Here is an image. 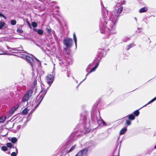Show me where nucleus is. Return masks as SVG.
I'll list each match as a JSON object with an SVG mask.
<instances>
[{
  "label": "nucleus",
  "instance_id": "f257e3e1",
  "mask_svg": "<svg viewBox=\"0 0 156 156\" xmlns=\"http://www.w3.org/2000/svg\"><path fill=\"white\" fill-rule=\"evenodd\" d=\"M122 9L123 7L122 6L118 9V10L117 11V13L115 17H114V19H113L112 20L113 22L114 23V22H115L117 21V17L120 15L122 10Z\"/></svg>",
  "mask_w": 156,
  "mask_h": 156
},
{
  "label": "nucleus",
  "instance_id": "f03ea898",
  "mask_svg": "<svg viewBox=\"0 0 156 156\" xmlns=\"http://www.w3.org/2000/svg\"><path fill=\"white\" fill-rule=\"evenodd\" d=\"M46 80L48 84L49 85H51L53 83L54 79L52 78V76L51 74H48L46 77Z\"/></svg>",
  "mask_w": 156,
  "mask_h": 156
},
{
  "label": "nucleus",
  "instance_id": "7ed1b4c3",
  "mask_svg": "<svg viewBox=\"0 0 156 156\" xmlns=\"http://www.w3.org/2000/svg\"><path fill=\"white\" fill-rule=\"evenodd\" d=\"M88 151L87 148H85L82 150L79 151L75 156H83L86 154Z\"/></svg>",
  "mask_w": 156,
  "mask_h": 156
},
{
  "label": "nucleus",
  "instance_id": "20e7f679",
  "mask_svg": "<svg viewBox=\"0 0 156 156\" xmlns=\"http://www.w3.org/2000/svg\"><path fill=\"white\" fill-rule=\"evenodd\" d=\"M88 151L87 148H85L82 150L79 151L75 156H83L86 154Z\"/></svg>",
  "mask_w": 156,
  "mask_h": 156
},
{
  "label": "nucleus",
  "instance_id": "39448f33",
  "mask_svg": "<svg viewBox=\"0 0 156 156\" xmlns=\"http://www.w3.org/2000/svg\"><path fill=\"white\" fill-rule=\"evenodd\" d=\"M63 44L67 47L66 48L64 49L63 51L64 52H66V53L68 54L67 51L68 48V39L66 38L64 39L63 41Z\"/></svg>",
  "mask_w": 156,
  "mask_h": 156
},
{
  "label": "nucleus",
  "instance_id": "423d86ee",
  "mask_svg": "<svg viewBox=\"0 0 156 156\" xmlns=\"http://www.w3.org/2000/svg\"><path fill=\"white\" fill-rule=\"evenodd\" d=\"M12 51H15L16 53H21L22 51H23L24 50H23V48L22 46L21 47H19L17 48H11Z\"/></svg>",
  "mask_w": 156,
  "mask_h": 156
},
{
  "label": "nucleus",
  "instance_id": "0eeeda50",
  "mask_svg": "<svg viewBox=\"0 0 156 156\" xmlns=\"http://www.w3.org/2000/svg\"><path fill=\"white\" fill-rule=\"evenodd\" d=\"M25 58L27 60L30 64L31 66L33 67V63L34 62V60L31 57L27 55H26Z\"/></svg>",
  "mask_w": 156,
  "mask_h": 156
},
{
  "label": "nucleus",
  "instance_id": "6e6552de",
  "mask_svg": "<svg viewBox=\"0 0 156 156\" xmlns=\"http://www.w3.org/2000/svg\"><path fill=\"white\" fill-rule=\"evenodd\" d=\"M33 93V90L32 89H30L28 90L25 94L30 98L31 96Z\"/></svg>",
  "mask_w": 156,
  "mask_h": 156
},
{
  "label": "nucleus",
  "instance_id": "1a4fd4ad",
  "mask_svg": "<svg viewBox=\"0 0 156 156\" xmlns=\"http://www.w3.org/2000/svg\"><path fill=\"white\" fill-rule=\"evenodd\" d=\"M29 98L25 94L22 99V101L23 102L26 101L28 100Z\"/></svg>",
  "mask_w": 156,
  "mask_h": 156
},
{
  "label": "nucleus",
  "instance_id": "9d476101",
  "mask_svg": "<svg viewBox=\"0 0 156 156\" xmlns=\"http://www.w3.org/2000/svg\"><path fill=\"white\" fill-rule=\"evenodd\" d=\"M147 10V8L146 7H144L140 9L139 10V12L140 13L144 12H146Z\"/></svg>",
  "mask_w": 156,
  "mask_h": 156
},
{
  "label": "nucleus",
  "instance_id": "9b49d317",
  "mask_svg": "<svg viewBox=\"0 0 156 156\" xmlns=\"http://www.w3.org/2000/svg\"><path fill=\"white\" fill-rule=\"evenodd\" d=\"M15 111L13 108L11 109L9 111L8 113V114L9 115L8 116H12V115L14 113Z\"/></svg>",
  "mask_w": 156,
  "mask_h": 156
},
{
  "label": "nucleus",
  "instance_id": "f8f14e48",
  "mask_svg": "<svg viewBox=\"0 0 156 156\" xmlns=\"http://www.w3.org/2000/svg\"><path fill=\"white\" fill-rule=\"evenodd\" d=\"M127 129L125 128L122 129L120 131L119 134L120 135L123 134L126 131Z\"/></svg>",
  "mask_w": 156,
  "mask_h": 156
},
{
  "label": "nucleus",
  "instance_id": "ddd939ff",
  "mask_svg": "<svg viewBox=\"0 0 156 156\" xmlns=\"http://www.w3.org/2000/svg\"><path fill=\"white\" fill-rule=\"evenodd\" d=\"M7 126H8L9 129H11L13 127V124L11 122H10L7 123Z\"/></svg>",
  "mask_w": 156,
  "mask_h": 156
},
{
  "label": "nucleus",
  "instance_id": "4468645a",
  "mask_svg": "<svg viewBox=\"0 0 156 156\" xmlns=\"http://www.w3.org/2000/svg\"><path fill=\"white\" fill-rule=\"evenodd\" d=\"M73 39L75 44L76 47H77V38L76 36L75 33H74L73 34Z\"/></svg>",
  "mask_w": 156,
  "mask_h": 156
},
{
  "label": "nucleus",
  "instance_id": "2eb2a0df",
  "mask_svg": "<svg viewBox=\"0 0 156 156\" xmlns=\"http://www.w3.org/2000/svg\"><path fill=\"white\" fill-rule=\"evenodd\" d=\"M128 116V118L131 120H133L135 119L134 116L132 114L129 115Z\"/></svg>",
  "mask_w": 156,
  "mask_h": 156
},
{
  "label": "nucleus",
  "instance_id": "dca6fc26",
  "mask_svg": "<svg viewBox=\"0 0 156 156\" xmlns=\"http://www.w3.org/2000/svg\"><path fill=\"white\" fill-rule=\"evenodd\" d=\"M62 152L64 154H67L68 153V148L65 147L64 148Z\"/></svg>",
  "mask_w": 156,
  "mask_h": 156
},
{
  "label": "nucleus",
  "instance_id": "f3484780",
  "mask_svg": "<svg viewBox=\"0 0 156 156\" xmlns=\"http://www.w3.org/2000/svg\"><path fill=\"white\" fill-rule=\"evenodd\" d=\"M45 30L48 33L50 34L51 31V29L49 27H48L46 28Z\"/></svg>",
  "mask_w": 156,
  "mask_h": 156
},
{
  "label": "nucleus",
  "instance_id": "a211bd4d",
  "mask_svg": "<svg viewBox=\"0 0 156 156\" xmlns=\"http://www.w3.org/2000/svg\"><path fill=\"white\" fill-rule=\"evenodd\" d=\"M17 139L16 137H12L11 138V141L12 143H15L17 141Z\"/></svg>",
  "mask_w": 156,
  "mask_h": 156
},
{
  "label": "nucleus",
  "instance_id": "6ab92c4d",
  "mask_svg": "<svg viewBox=\"0 0 156 156\" xmlns=\"http://www.w3.org/2000/svg\"><path fill=\"white\" fill-rule=\"evenodd\" d=\"M16 152H12L11 154V156H16L17 155V154L18 153V150L17 148H16Z\"/></svg>",
  "mask_w": 156,
  "mask_h": 156
},
{
  "label": "nucleus",
  "instance_id": "aec40b11",
  "mask_svg": "<svg viewBox=\"0 0 156 156\" xmlns=\"http://www.w3.org/2000/svg\"><path fill=\"white\" fill-rule=\"evenodd\" d=\"M5 25V23L4 22H0V29H2Z\"/></svg>",
  "mask_w": 156,
  "mask_h": 156
},
{
  "label": "nucleus",
  "instance_id": "412c9836",
  "mask_svg": "<svg viewBox=\"0 0 156 156\" xmlns=\"http://www.w3.org/2000/svg\"><path fill=\"white\" fill-rule=\"evenodd\" d=\"M5 119V117L2 116L0 118V123L3 122Z\"/></svg>",
  "mask_w": 156,
  "mask_h": 156
},
{
  "label": "nucleus",
  "instance_id": "4be33fe9",
  "mask_svg": "<svg viewBox=\"0 0 156 156\" xmlns=\"http://www.w3.org/2000/svg\"><path fill=\"white\" fill-rule=\"evenodd\" d=\"M31 25L34 27H35L37 26V24L35 22H33L31 23Z\"/></svg>",
  "mask_w": 156,
  "mask_h": 156
},
{
  "label": "nucleus",
  "instance_id": "5701e85b",
  "mask_svg": "<svg viewBox=\"0 0 156 156\" xmlns=\"http://www.w3.org/2000/svg\"><path fill=\"white\" fill-rule=\"evenodd\" d=\"M37 33L40 35H42L43 33V30L39 29L38 30V31H37Z\"/></svg>",
  "mask_w": 156,
  "mask_h": 156
},
{
  "label": "nucleus",
  "instance_id": "b1692460",
  "mask_svg": "<svg viewBox=\"0 0 156 156\" xmlns=\"http://www.w3.org/2000/svg\"><path fill=\"white\" fill-rule=\"evenodd\" d=\"M1 149L2 151H5L7 150L8 148L6 146H3L2 147Z\"/></svg>",
  "mask_w": 156,
  "mask_h": 156
},
{
  "label": "nucleus",
  "instance_id": "393cba45",
  "mask_svg": "<svg viewBox=\"0 0 156 156\" xmlns=\"http://www.w3.org/2000/svg\"><path fill=\"white\" fill-rule=\"evenodd\" d=\"M11 24L12 25H14L16 24V22L15 20H11Z\"/></svg>",
  "mask_w": 156,
  "mask_h": 156
},
{
  "label": "nucleus",
  "instance_id": "a878e982",
  "mask_svg": "<svg viewBox=\"0 0 156 156\" xmlns=\"http://www.w3.org/2000/svg\"><path fill=\"white\" fill-rule=\"evenodd\" d=\"M22 113L24 115H26L27 114V108H24L22 111Z\"/></svg>",
  "mask_w": 156,
  "mask_h": 156
},
{
  "label": "nucleus",
  "instance_id": "bb28decb",
  "mask_svg": "<svg viewBox=\"0 0 156 156\" xmlns=\"http://www.w3.org/2000/svg\"><path fill=\"white\" fill-rule=\"evenodd\" d=\"M16 31L18 33L20 34H22L23 32L22 30L19 29H17Z\"/></svg>",
  "mask_w": 156,
  "mask_h": 156
},
{
  "label": "nucleus",
  "instance_id": "cd10ccee",
  "mask_svg": "<svg viewBox=\"0 0 156 156\" xmlns=\"http://www.w3.org/2000/svg\"><path fill=\"white\" fill-rule=\"evenodd\" d=\"M156 100V97L154 98L153 99H152V100H151V101H150L149 102H148L147 104L145 105L144 106H146L147 104H150L151 103L153 102L154 101Z\"/></svg>",
  "mask_w": 156,
  "mask_h": 156
},
{
  "label": "nucleus",
  "instance_id": "c85d7f7f",
  "mask_svg": "<svg viewBox=\"0 0 156 156\" xmlns=\"http://www.w3.org/2000/svg\"><path fill=\"white\" fill-rule=\"evenodd\" d=\"M133 113L135 116H138L139 114V112L138 110H137L134 111L133 112Z\"/></svg>",
  "mask_w": 156,
  "mask_h": 156
},
{
  "label": "nucleus",
  "instance_id": "c756f323",
  "mask_svg": "<svg viewBox=\"0 0 156 156\" xmlns=\"http://www.w3.org/2000/svg\"><path fill=\"white\" fill-rule=\"evenodd\" d=\"M7 146L9 148H11L12 147V144L10 143H8L6 144Z\"/></svg>",
  "mask_w": 156,
  "mask_h": 156
},
{
  "label": "nucleus",
  "instance_id": "7c9ffc66",
  "mask_svg": "<svg viewBox=\"0 0 156 156\" xmlns=\"http://www.w3.org/2000/svg\"><path fill=\"white\" fill-rule=\"evenodd\" d=\"M19 106L18 105H17L14 106L12 108H13L15 111H16L19 108Z\"/></svg>",
  "mask_w": 156,
  "mask_h": 156
},
{
  "label": "nucleus",
  "instance_id": "2f4dec72",
  "mask_svg": "<svg viewBox=\"0 0 156 156\" xmlns=\"http://www.w3.org/2000/svg\"><path fill=\"white\" fill-rule=\"evenodd\" d=\"M76 146L74 145L69 150V153L71 151H73L75 148Z\"/></svg>",
  "mask_w": 156,
  "mask_h": 156
},
{
  "label": "nucleus",
  "instance_id": "473e14b6",
  "mask_svg": "<svg viewBox=\"0 0 156 156\" xmlns=\"http://www.w3.org/2000/svg\"><path fill=\"white\" fill-rule=\"evenodd\" d=\"M96 69V68L95 67H93V68L92 69H91V70H90V72L88 73H91V72H93V71H94L95 70V69Z\"/></svg>",
  "mask_w": 156,
  "mask_h": 156
},
{
  "label": "nucleus",
  "instance_id": "72a5a7b5",
  "mask_svg": "<svg viewBox=\"0 0 156 156\" xmlns=\"http://www.w3.org/2000/svg\"><path fill=\"white\" fill-rule=\"evenodd\" d=\"M126 122L128 125H130L131 123V122L129 120H127Z\"/></svg>",
  "mask_w": 156,
  "mask_h": 156
},
{
  "label": "nucleus",
  "instance_id": "f704fd0d",
  "mask_svg": "<svg viewBox=\"0 0 156 156\" xmlns=\"http://www.w3.org/2000/svg\"><path fill=\"white\" fill-rule=\"evenodd\" d=\"M69 47L70 46V45H71V43L72 42V39H69Z\"/></svg>",
  "mask_w": 156,
  "mask_h": 156
},
{
  "label": "nucleus",
  "instance_id": "c9c22d12",
  "mask_svg": "<svg viewBox=\"0 0 156 156\" xmlns=\"http://www.w3.org/2000/svg\"><path fill=\"white\" fill-rule=\"evenodd\" d=\"M27 23H28V25H29V27L30 28H32V27H31V25H30V24L28 22V21H27Z\"/></svg>",
  "mask_w": 156,
  "mask_h": 156
},
{
  "label": "nucleus",
  "instance_id": "e433bc0d",
  "mask_svg": "<svg viewBox=\"0 0 156 156\" xmlns=\"http://www.w3.org/2000/svg\"><path fill=\"white\" fill-rule=\"evenodd\" d=\"M101 121L102 122L103 125H104V126H106L107 125L106 123L103 120H101Z\"/></svg>",
  "mask_w": 156,
  "mask_h": 156
},
{
  "label": "nucleus",
  "instance_id": "4c0bfd02",
  "mask_svg": "<svg viewBox=\"0 0 156 156\" xmlns=\"http://www.w3.org/2000/svg\"><path fill=\"white\" fill-rule=\"evenodd\" d=\"M33 30L34 31L37 32L38 30L37 29H36V28H34L33 29Z\"/></svg>",
  "mask_w": 156,
  "mask_h": 156
},
{
  "label": "nucleus",
  "instance_id": "58836bf2",
  "mask_svg": "<svg viewBox=\"0 0 156 156\" xmlns=\"http://www.w3.org/2000/svg\"><path fill=\"white\" fill-rule=\"evenodd\" d=\"M98 65H99V64H98V63H97L96 64V65H95V66H94V67H95L96 68H97L98 67Z\"/></svg>",
  "mask_w": 156,
  "mask_h": 156
},
{
  "label": "nucleus",
  "instance_id": "ea45409f",
  "mask_svg": "<svg viewBox=\"0 0 156 156\" xmlns=\"http://www.w3.org/2000/svg\"><path fill=\"white\" fill-rule=\"evenodd\" d=\"M41 100L40 101H39V102L38 103V104L36 106V108H37L38 106L40 104V103L41 102Z\"/></svg>",
  "mask_w": 156,
  "mask_h": 156
},
{
  "label": "nucleus",
  "instance_id": "a19ab883",
  "mask_svg": "<svg viewBox=\"0 0 156 156\" xmlns=\"http://www.w3.org/2000/svg\"><path fill=\"white\" fill-rule=\"evenodd\" d=\"M1 16H2L4 18H5V19H6V17L4 16V15L3 14V15H2Z\"/></svg>",
  "mask_w": 156,
  "mask_h": 156
},
{
  "label": "nucleus",
  "instance_id": "79ce46f5",
  "mask_svg": "<svg viewBox=\"0 0 156 156\" xmlns=\"http://www.w3.org/2000/svg\"><path fill=\"white\" fill-rule=\"evenodd\" d=\"M115 27L114 26H113V27L112 28V30H113V29H115Z\"/></svg>",
  "mask_w": 156,
  "mask_h": 156
},
{
  "label": "nucleus",
  "instance_id": "37998d69",
  "mask_svg": "<svg viewBox=\"0 0 156 156\" xmlns=\"http://www.w3.org/2000/svg\"><path fill=\"white\" fill-rule=\"evenodd\" d=\"M2 15H3V14L0 12V16H1Z\"/></svg>",
  "mask_w": 156,
  "mask_h": 156
},
{
  "label": "nucleus",
  "instance_id": "c03bdc74",
  "mask_svg": "<svg viewBox=\"0 0 156 156\" xmlns=\"http://www.w3.org/2000/svg\"><path fill=\"white\" fill-rule=\"evenodd\" d=\"M133 45H134V44H133L130 45V46H132V47H133Z\"/></svg>",
  "mask_w": 156,
  "mask_h": 156
},
{
  "label": "nucleus",
  "instance_id": "a18cd8bd",
  "mask_svg": "<svg viewBox=\"0 0 156 156\" xmlns=\"http://www.w3.org/2000/svg\"><path fill=\"white\" fill-rule=\"evenodd\" d=\"M154 148L155 149H156V145L155 146Z\"/></svg>",
  "mask_w": 156,
  "mask_h": 156
},
{
  "label": "nucleus",
  "instance_id": "49530a36",
  "mask_svg": "<svg viewBox=\"0 0 156 156\" xmlns=\"http://www.w3.org/2000/svg\"><path fill=\"white\" fill-rule=\"evenodd\" d=\"M36 60L38 61V62H39V60L37 58H36Z\"/></svg>",
  "mask_w": 156,
  "mask_h": 156
},
{
  "label": "nucleus",
  "instance_id": "de8ad7c7",
  "mask_svg": "<svg viewBox=\"0 0 156 156\" xmlns=\"http://www.w3.org/2000/svg\"><path fill=\"white\" fill-rule=\"evenodd\" d=\"M7 134V133L5 135H2V136H5Z\"/></svg>",
  "mask_w": 156,
  "mask_h": 156
},
{
  "label": "nucleus",
  "instance_id": "09e8293b",
  "mask_svg": "<svg viewBox=\"0 0 156 156\" xmlns=\"http://www.w3.org/2000/svg\"><path fill=\"white\" fill-rule=\"evenodd\" d=\"M88 73L86 75V76L88 75ZM85 79H86V78H85Z\"/></svg>",
  "mask_w": 156,
  "mask_h": 156
}]
</instances>
